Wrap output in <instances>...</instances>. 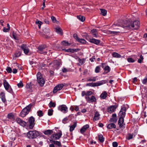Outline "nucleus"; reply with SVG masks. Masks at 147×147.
<instances>
[{"label": "nucleus", "instance_id": "27", "mask_svg": "<svg viewBox=\"0 0 147 147\" xmlns=\"http://www.w3.org/2000/svg\"><path fill=\"white\" fill-rule=\"evenodd\" d=\"M49 140L50 142L53 143L54 144L57 145L58 146H61V144L59 141L53 140Z\"/></svg>", "mask_w": 147, "mask_h": 147}, {"label": "nucleus", "instance_id": "29", "mask_svg": "<svg viewBox=\"0 0 147 147\" xmlns=\"http://www.w3.org/2000/svg\"><path fill=\"white\" fill-rule=\"evenodd\" d=\"M107 127L109 129L115 128L116 127V125L115 124L113 123H111L107 125Z\"/></svg>", "mask_w": 147, "mask_h": 147}, {"label": "nucleus", "instance_id": "11", "mask_svg": "<svg viewBox=\"0 0 147 147\" xmlns=\"http://www.w3.org/2000/svg\"><path fill=\"white\" fill-rule=\"evenodd\" d=\"M35 121V118L32 116H31L29 118L28 121L29 123V126L30 129H32L34 127Z\"/></svg>", "mask_w": 147, "mask_h": 147}, {"label": "nucleus", "instance_id": "37", "mask_svg": "<svg viewBox=\"0 0 147 147\" xmlns=\"http://www.w3.org/2000/svg\"><path fill=\"white\" fill-rule=\"evenodd\" d=\"M8 118L11 120H13L14 119V115L12 113H10L8 115Z\"/></svg>", "mask_w": 147, "mask_h": 147}, {"label": "nucleus", "instance_id": "60", "mask_svg": "<svg viewBox=\"0 0 147 147\" xmlns=\"http://www.w3.org/2000/svg\"><path fill=\"white\" fill-rule=\"evenodd\" d=\"M9 28H6L4 27L3 29V31L4 32H8L9 30Z\"/></svg>", "mask_w": 147, "mask_h": 147}, {"label": "nucleus", "instance_id": "51", "mask_svg": "<svg viewBox=\"0 0 147 147\" xmlns=\"http://www.w3.org/2000/svg\"><path fill=\"white\" fill-rule=\"evenodd\" d=\"M127 60L129 62L133 63L135 61V60L132 58H129L127 59Z\"/></svg>", "mask_w": 147, "mask_h": 147}, {"label": "nucleus", "instance_id": "2", "mask_svg": "<svg viewBox=\"0 0 147 147\" xmlns=\"http://www.w3.org/2000/svg\"><path fill=\"white\" fill-rule=\"evenodd\" d=\"M126 109L125 107H122L121 108V111L119 113L120 115H121L119 118L118 124L119 125V127L120 128L124 129L125 128L124 126L125 124L124 123V117H125Z\"/></svg>", "mask_w": 147, "mask_h": 147}, {"label": "nucleus", "instance_id": "18", "mask_svg": "<svg viewBox=\"0 0 147 147\" xmlns=\"http://www.w3.org/2000/svg\"><path fill=\"white\" fill-rule=\"evenodd\" d=\"M46 47V46L45 45H42L39 46L38 47V49L40 51L39 53L41 54L47 53L46 51L43 52V50Z\"/></svg>", "mask_w": 147, "mask_h": 147}, {"label": "nucleus", "instance_id": "42", "mask_svg": "<svg viewBox=\"0 0 147 147\" xmlns=\"http://www.w3.org/2000/svg\"><path fill=\"white\" fill-rule=\"evenodd\" d=\"M100 66H97L95 68V71L96 73H98L100 72Z\"/></svg>", "mask_w": 147, "mask_h": 147}, {"label": "nucleus", "instance_id": "43", "mask_svg": "<svg viewBox=\"0 0 147 147\" xmlns=\"http://www.w3.org/2000/svg\"><path fill=\"white\" fill-rule=\"evenodd\" d=\"M53 110L52 109H49L48 110V114L49 116H51L53 115Z\"/></svg>", "mask_w": 147, "mask_h": 147}, {"label": "nucleus", "instance_id": "12", "mask_svg": "<svg viewBox=\"0 0 147 147\" xmlns=\"http://www.w3.org/2000/svg\"><path fill=\"white\" fill-rule=\"evenodd\" d=\"M58 109L60 111L63 113H65L67 112L68 108L65 105H61L58 107Z\"/></svg>", "mask_w": 147, "mask_h": 147}, {"label": "nucleus", "instance_id": "33", "mask_svg": "<svg viewBox=\"0 0 147 147\" xmlns=\"http://www.w3.org/2000/svg\"><path fill=\"white\" fill-rule=\"evenodd\" d=\"M98 140L101 143L103 142L105 140V138L103 137L102 135L100 134L98 135Z\"/></svg>", "mask_w": 147, "mask_h": 147}, {"label": "nucleus", "instance_id": "10", "mask_svg": "<svg viewBox=\"0 0 147 147\" xmlns=\"http://www.w3.org/2000/svg\"><path fill=\"white\" fill-rule=\"evenodd\" d=\"M60 64H61V63H60V62L57 60H55L49 64L50 65H52L53 69H58Z\"/></svg>", "mask_w": 147, "mask_h": 147}, {"label": "nucleus", "instance_id": "47", "mask_svg": "<svg viewBox=\"0 0 147 147\" xmlns=\"http://www.w3.org/2000/svg\"><path fill=\"white\" fill-rule=\"evenodd\" d=\"M38 115L40 117H41L43 115V113L42 111L41 110H39L37 112Z\"/></svg>", "mask_w": 147, "mask_h": 147}, {"label": "nucleus", "instance_id": "17", "mask_svg": "<svg viewBox=\"0 0 147 147\" xmlns=\"http://www.w3.org/2000/svg\"><path fill=\"white\" fill-rule=\"evenodd\" d=\"M62 50L65 52H71L72 53H74V52H76L80 50V49H62Z\"/></svg>", "mask_w": 147, "mask_h": 147}, {"label": "nucleus", "instance_id": "64", "mask_svg": "<svg viewBox=\"0 0 147 147\" xmlns=\"http://www.w3.org/2000/svg\"><path fill=\"white\" fill-rule=\"evenodd\" d=\"M17 72V70L16 69L14 68L13 69V74H16Z\"/></svg>", "mask_w": 147, "mask_h": 147}, {"label": "nucleus", "instance_id": "23", "mask_svg": "<svg viewBox=\"0 0 147 147\" xmlns=\"http://www.w3.org/2000/svg\"><path fill=\"white\" fill-rule=\"evenodd\" d=\"M53 130H47L44 131L43 133L45 135L49 136L53 134Z\"/></svg>", "mask_w": 147, "mask_h": 147}, {"label": "nucleus", "instance_id": "36", "mask_svg": "<svg viewBox=\"0 0 147 147\" xmlns=\"http://www.w3.org/2000/svg\"><path fill=\"white\" fill-rule=\"evenodd\" d=\"M78 18L82 22H84L85 19V18L83 16H82L81 15L77 16Z\"/></svg>", "mask_w": 147, "mask_h": 147}, {"label": "nucleus", "instance_id": "5", "mask_svg": "<svg viewBox=\"0 0 147 147\" xmlns=\"http://www.w3.org/2000/svg\"><path fill=\"white\" fill-rule=\"evenodd\" d=\"M107 81L106 80H103L98 82L95 83H90L86 84V86L90 87H96L101 86L106 83Z\"/></svg>", "mask_w": 147, "mask_h": 147}, {"label": "nucleus", "instance_id": "40", "mask_svg": "<svg viewBox=\"0 0 147 147\" xmlns=\"http://www.w3.org/2000/svg\"><path fill=\"white\" fill-rule=\"evenodd\" d=\"M56 106V104L55 103L53 102L52 101H50L49 103V107H54Z\"/></svg>", "mask_w": 147, "mask_h": 147}, {"label": "nucleus", "instance_id": "54", "mask_svg": "<svg viewBox=\"0 0 147 147\" xmlns=\"http://www.w3.org/2000/svg\"><path fill=\"white\" fill-rule=\"evenodd\" d=\"M113 147H117L118 146V143L116 142H114L113 143Z\"/></svg>", "mask_w": 147, "mask_h": 147}, {"label": "nucleus", "instance_id": "59", "mask_svg": "<svg viewBox=\"0 0 147 147\" xmlns=\"http://www.w3.org/2000/svg\"><path fill=\"white\" fill-rule=\"evenodd\" d=\"M51 19L53 22H55L56 21L55 18L54 16H53L51 17Z\"/></svg>", "mask_w": 147, "mask_h": 147}, {"label": "nucleus", "instance_id": "30", "mask_svg": "<svg viewBox=\"0 0 147 147\" xmlns=\"http://www.w3.org/2000/svg\"><path fill=\"white\" fill-rule=\"evenodd\" d=\"M77 126V122H74V124L70 126L69 131L70 132L73 131Z\"/></svg>", "mask_w": 147, "mask_h": 147}, {"label": "nucleus", "instance_id": "6", "mask_svg": "<svg viewBox=\"0 0 147 147\" xmlns=\"http://www.w3.org/2000/svg\"><path fill=\"white\" fill-rule=\"evenodd\" d=\"M37 81L40 86H42L45 83V81L42 78L41 74L40 72H38L36 75Z\"/></svg>", "mask_w": 147, "mask_h": 147}, {"label": "nucleus", "instance_id": "4", "mask_svg": "<svg viewBox=\"0 0 147 147\" xmlns=\"http://www.w3.org/2000/svg\"><path fill=\"white\" fill-rule=\"evenodd\" d=\"M33 105V104H30L24 109L20 113L21 116L23 117H25L29 112Z\"/></svg>", "mask_w": 147, "mask_h": 147}, {"label": "nucleus", "instance_id": "21", "mask_svg": "<svg viewBox=\"0 0 147 147\" xmlns=\"http://www.w3.org/2000/svg\"><path fill=\"white\" fill-rule=\"evenodd\" d=\"M89 127V126L88 124H86L84 125L81 129L80 131L81 133L83 134L86 131V129L88 128Z\"/></svg>", "mask_w": 147, "mask_h": 147}, {"label": "nucleus", "instance_id": "41", "mask_svg": "<svg viewBox=\"0 0 147 147\" xmlns=\"http://www.w3.org/2000/svg\"><path fill=\"white\" fill-rule=\"evenodd\" d=\"M77 41L83 44L86 43V41L85 39L82 38H79Z\"/></svg>", "mask_w": 147, "mask_h": 147}, {"label": "nucleus", "instance_id": "16", "mask_svg": "<svg viewBox=\"0 0 147 147\" xmlns=\"http://www.w3.org/2000/svg\"><path fill=\"white\" fill-rule=\"evenodd\" d=\"M21 48L24 51V53L25 54H26L28 53L29 50L28 48L26 45L24 44H22L21 46Z\"/></svg>", "mask_w": 147, "mask_h": 147}, {"label": "nucleus", "instance_id": "46", "mask_svg": "<svg viewBox=\"0 0 147 147\" xmlns=\"http://www.w3.org/2000/svg\"><path fill=\"white\" fill-rule=\"evenodd\" d=\"M117 120V118H115L114 117H112L111 118L110 120V121L111 122L116 123Z\"/></svg>", "mask_w": 147, "mask_h": 147}, {"label": "nucleus", "instance_id": "52", "mask_svg": "<svg viewBox=\"0 0 147 147\" xmlns=\"http://www.w3.org/2000/svg\"><path fill=\"white\" fill-rule=\"evenodd\" d=\"M68 120V118L66 117L62 120V122L63 123H66L67 122Z\"/></svg>", "mask_w": 147, "mask_h": 147}, {"label": "nucleus", "instance_id": "35", "mask_svg": "<svg viewBox=\"0 0 147 147\" xmlns=\"http://www.w3.org/2000/svg\"><path fill=\"white\" fill-rule=\"evenodd\" d=\"M61 44L62 45L64 46H67L70 45V44L67 41H63L61 42Z\"/></svg>", "mask_w": 147, "mask_h": 147}, {"label": "nucleus", "instance_id": "63", "mask_svg": "<svg viewBox=\"0 0 147 147\" xmlns=\"http://www.w3.org/2000/svg\"><path fill=\"white\" fill-rule=\"evenodd\" d=\"M85 98L86 99L87 101L88 102H89V100L90 99V97L89 96H85Z\"/></svg>", "mask_w": 147, "mask_h": 147}, {"label": "nucleus", "instance_id": "38", "mask_svg": "<svg viewBox=\"0 0 147 147\" xmlns=\"http://www.w3.org/2000/svg\"><path fill=\"white\" fill-rule=\"evenodd\" d=\"M101 13L103 16H105L107 14V11L104 9H100Z\"/></svg>", "mask_w": 147, "mask_h": 147}, {"label": "nucleus", "instance_id": "25", "mask_svg": "<svg viewBox=\"0 0 147 147\" xmlns=\"http://www.w3.org/2000/svg\"><path fill=\"white\" fill-rule=\"evenodd\" d=\"M91 32L94 37H97L98 36L97 30L96 29H93L91 31Z\"/></svg>", "mask_w": 147, "mask_h": 147}, {"label": "nucleus", "instance_id": "53", "mask_svg": "<svg viewBox=\"0 0 147 147\" xmlns=\"http://www.w3.org/2000/svg\"><path fill=\"white\" fill-rule=\"evenodd\" d=\"M21 55V53H16L15 54V57L17 58L19 57Z\"/></svg>", "mask_w": 147, "mask_h": 147}, {"label": "nucleus", "instance_id": "7", "mask_svg": "<svg viewBox=\"0 0 147 147\" xmlns=\"http://www.w3.org/2000/svg\"><path fill=\"white\" fill-rule=\"evenodd\" d=\"M3 84L5 89L6 90L11 93L13 92V90L11 86L7 82L5 79L3 80Z\"/></svg>", "mask_w": 147, "mask_h": 147}, {"label": "nucleus", "instance_id": "49", "mask_svg": "<svg viewBox=\"0 0 147 147\" xmlns=\"http://www.w3.org/2000/svg\"><path fill=\"white\" fill-rule=\"evenodd\" d=\"M144 58L142 55H141L140 56V58L138 60V62L139 63H141L143 60Z\"/></svg>", "mask_w": 147, "mask_h": 147}, {"label": "nucleus", "instance_id": "56", "mask_svg": "<svg viewBox=\"0 0 147 147\" xmlns=\"http://www.w3.org/2000/svg\"><path fill=\"white\" fill-rule=\"evenodd\" d=\"M12 36L13 38L16 40H18V37L16 36V34L13 33L12 34Z\"/></svg>", "mask_w": 147, "mask_h": 147}, {"label": "nucleus", "instance_id": "57", "mask_svg": "<svg viewBox=\"0 0 147 147\" xmlns=\"http://www.w3.org/2000/svg\"><path fill=\"white\" fill-rule=\"evenodd\" d=\"M92 92L91 91H88L86 92V96H89L91 95Z\"/></svg>", "mask_w": 147, "mask_h": 147}, {"label": "nucleus", "instance_id": "13", "mask_svg": "<svg viewBox=\"0 0 147 147\" xmlns=\"http://www.w3.org/2000/svg\"><path fill=\"white\" fill-rule=\"evenodd\" d=\"M64 86V85L63 84H60L57 85L55 86L53 90L54 93H56L58 91L61 90Z\"/></svg>", "mask_w": 147, "mask_h": 147}, {"label": "nucleus", "instance_id": "15", "mask_svg": "<svg viewBox=\"0 0 147 147\" xmlns=\"http://www.w3.org/2000/svg\"><path fill=\"white\" fill-rule=\"evenodd\" d=\"M26 88L27 89V91L29 92H32V87L31 82H30L26 83Z\"/></svg>", "mask_w": 147, "mask_h": 147}, {"label": "nucleus", "instance_id": "34", "mask_svg": "<svg viewBox=\"0 0 147 147\" xmlns=\"http://www.w3.org/2000/svg\"><path fill=\"white\" fill-rule=\"evenodd\" d=\"M96 99L95 97L94 96H92L91 97H90L89 102H96Z\"/></svg>", "mask_w": 147, "mask_h": 147}, {"label": "nucleus", "instance_id": "8", "mask_svg": "<svg viewBox=\"0 0 147 147\" xmlns=\"http://www.w3.org/2000/svg\"><path fill=\"white\" fill-rule=\"evenodd\" d=\"M62 135V132L61 131L58 133H55L53 134L50 137V138L52 140L59 139Z\"/></svg>", "mask_w": 147, "mask_h": 147}, {"label": "nucleus", "instance_id": "28", "mask_svg": "<svg viewBox=\"0 0 147 147\" xmlns=\"http://www.w3.org/2000/svg\"><path fill=\"white\" fill-rule=\"evenodd\" d=\"M56 31L57 33L61 35L63 34V31L61 28L60 27H57L55 28Z\"/></svg>", "mask_w": 147, "mask_h": 147}, {"label": "nucleus", "instance_id": "61", "mask_svg": "<svg viewBox=\"0 0 147 147\" xmlns=\"http://www.w3.org/2000/svg\"><path fill=\"white\" fill-rule=\"evenodd\" d=\"M81 94L82 97L84 96V95L86 96V92L84 91H82V92Z\"/></svg>", "mask_w": 147, "mask_h": 147}, {"label": "nucleus", "instance_id": "1", "mask_svg": "<svg viewBox=\"0 0 147 147\" xmlns=\"http://www.w3.org/2000/svg\"><path fill=\"white\" fill-rule=\"evenodd\" d=\"M123 24L120 23L115 22L112 25V27L114 29H117L116 26H120L124 28H126L128 29H132L136 30L140 26V23L138 20H136L131 22H127L126 21L123 22Z\"/></svg>", "mask_w": 147, "mask_h": 147}, {"label": "nucleus", "instance_id": "24", "mask_svg": "<svg viewBox=\"0 0 147 147\" xmlns=\"http://www.w3.org/2000/svg\"><path fill=\"white\" fill-rule=\"evenodd\" d=\"M104 70V72L103 73V74H105L109 72L110 71V67L108 66L107 65L103 69Z\"/></svg>", "mask_w": 147, "mask_h": 147}, {"label": "nucleus", "instance_id": "44", "mask_svg": "<svg viewBox=\"0 0 147 147\" xmlns=\"http://www.w3.org/2000/svg\"><path fill=\"white\" fill-rule=\"evenodd\" d=\"M78 61L79 62L81 63V65H82L85 63V59H81L80 58H79Z\"/></svg>", "mask_w": 147, "mask_h": 147}, {"label": "nucleus", "instance_id": "19", "mask_svg": "<svg viewBox=\"0 0 147 147\" xmlns=\"http://www.w3.org/2000/svg\"><path fill=\"white\" fill-rule=\"evenodd\" d=\"M89 41L92 43L98 45L100 43L101 41L100 40L92 38L90 39Z\"/></svg>", "mask_w": 147, "mask_h": 147}, {"label": "nucleus", "instance_id": "22", "mask_svg": "<svg viewBox=\"0 0 147 147\" xmlns=\"http://www.w3.org/2000/svg\"><path fill=\"white\" fill-rule=\"evenodd\" d=\"M100 114L98 111H96L94 114L93 118L94 121H96L99 119L100 118Z\"/></svg>", "mask_w": 147, "mask_h": 147}, {"label": "nucleus", "instance_id": "45", "mask_svg": "<svg viewBox=\"0 0 147 147\" xmlns=\"http://www.w3.org/2000/svg\"><path fill=\"white\" fill-rule=\"evenodd\" d=\"M17 85L19 88H22L24 86L23 83L21 81H20V82L17 84Z\"/></svg>", "mask_w": 147, "mask_h": 147}, {"label": "nucleus", "instance_id": "31", "mask_svg": "<svg viewBox=\"0 0 147 147\" xmlns=\"http://www.w3.org/2000/svg\"><path fill=\"white\" fill-rule=\"evenodd\" d=\"M1 98L3 102H5L6 101V100L5 98V93L3 92H1Z\"/></svg>", "mask_w": 147, "mask_h": 147}, {"label": "nucleus", "instance_id": "55", "mask_svg": "<svg viewBox=\"0 0 147 147\" xmlns=\"http://www.w3.org/2000/svg\"><path fill=\"white\" fill-rule=\"evenodd\" d=\"M73 37L77 41H78L79 39V38L78 37V35L76 34H73Z\"/></svg>", "mask_w": 147, "mask_h": 147}, {"label": "nucleus", "instance_id": "14", "mask_svg": "<svg viewBox=\"0 0 147 147\" xmlns=\"http://www.w3.org/2000/svg\"><path fill=\"white\" fill-rule=\"evenodd\" d=\"M118 106L117 105H112L108 107L107 109V111L109 113L113 112L117 108Z\"/></svg>", "mask_w": 147, "mask_h": 147}, {"label": "nucleus", "instance_id": "50", "mask_svg": "<svg viewBox=\"0 0 147 147\" xmlns=\"http://www.w3.org/2000/svg\"><path fill=\"white\" fill-rule=\"evenodd\" d=\"M133 135L131 134H128L127 135V139L128 140H130L133 138Z\"/></svg>", "mask_w": 147, "mask_h": 147}, {"label": "nucleus", "instance_id": "48", "mask_svg": "<svg viewBox=\"0 0 147 147\" xmlns=\"http://www.w3.org/2000/svg\"><path fill=\"white\" fill-rule=\"evenodd\" d=\"M7 72L9 73H11L12 72L11 68L10 67H7L6 69Z\"/></svg>", "mask_w": 147, "mask_h": 147}, {"label": "nucleus", "instance_id": "9", "mask_svg": "<svg viewBox=\"0 0 147 147\" xmlns=\"http://www.w3.org/2000/svg\"><path fill=\"white\" fill-rule=\"evenodd\" d=\"M16 120L18 124L23 127L28 126V125L26 122L19 118H17Z\"/></svg>", "mask_w": 147, "mask_h": 147}, {"label": "nucleus", "instance_id": "26", "mask_svg": "<svg viewBox=\"0 0 147 147\" xmlns=\"http://www.w3.org/2000/svg\"><path fill=\"white\" fill-rule=\"evenodd\" d=\"M98 80L97 76L95 77H91L89 78L87 80L88 82H95Z\"/></svg>", "mask_w": 147, "mask_h": 147}, {"label": "nucleus", "instance_id": "3", "mask_svg": "<svg viewBox=\"0 0 147 147\" xmlns=\"http://www.w3.org/2000/svg\"><path fill=\"white\" fill-rule=\"evenodd\" d=\"M39 134L38 131L34 130L30 131L27 134V136L30 139H33L39 136Z\"/></svg>", "mask_w": 147, "mask_h": 147}, {"label": "nucleus", "instance_id": "32", "mask_svg": "<svg viewBox=\"0 0 147 147\" xmlns=\"http://www.w3.org/2000/svg\"><path fill=\"white\" fill-rule=\"evenodd\" d=\"M112 56L114 57L119 58L121 57V56L120 55L116 52H114L112 53Z\"/></svg>", "mask_w": 147, "mask_h": 147}, {"label": "nucleus", "instance_id": "20", "mask_svg": "<svg viewBox=\"0 0 147 147\" xmlns=\"http://www.w3.org/2000/svg\"><path fill=\"white\" fill-rule=\"evenodd\" d=\"M107 95L108 94L107 92L105 91H104L101 94L100 97L101 98L105 99L107 97Z\"/></svg>", "mask_w": 147, "mask_h": 147}, {"label": "nucleus", "instance_id": "62", "mask_svg": "<svg viewBox=\"0 0 147 147\" xmlns=\"http://www.w3.org/2000/svg\"><path fill=\"white\" fill-rule=\"evenodd\" d=\"M95 60L94 56H93L92 58L90 59V60L91 62H93Z\"/></svg>", "mask_w": 147, "mask_h": 147}, {"label": "nucleus", "instance_id": "58", "mask_svg": "<svg viewBox=\"0 0 147 147\" xmlns=\"http://www.w3.org/2000/svg\"><path fill=\"white\" fill-rule=\"evenodd\" d=\"M147 82V76L146 77L143 79L142 81V83L143 84H145Z\"/></svg>", "mask_w": 147, "mask_h": 147}, {"label": "nucleus", "instance_id": "39", "mask_svg": "<svg viewBox=\"0 0 147 147\" xmlns=\"http://www.w3.org/2000/svg\"><path fill=\"white\" fill-rule=\"evenodd\" d=\"M36 24L38 25V28H40L41 25L42 24V22L40 21H39L38 20H36Z\"/></svg>", "mask_w": 147, "mask_h": 147}]
</instances>
